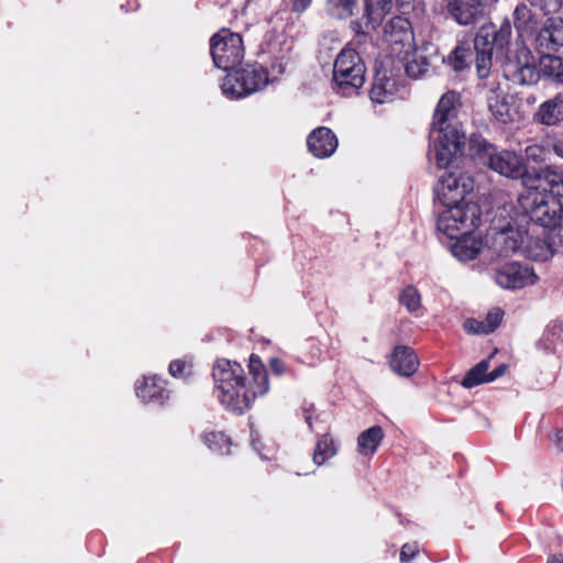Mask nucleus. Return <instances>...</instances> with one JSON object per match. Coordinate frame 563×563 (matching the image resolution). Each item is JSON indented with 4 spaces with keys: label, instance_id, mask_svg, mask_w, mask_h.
Instances as JSON below:
<instances>
[{
    "label": "nucleus",
    "instance_id": "f257e3e1",
    "mask_svg": "<svg viewBox=\"0 0 563 563\" xmlns=\"http://www.w3.org/2000/svg\"><path fill=\"white\" fill-rule=\"evenodd\" d=\"M249 367L251 379L246 382L239 363L221 358L213 365L214 395L228 411L241 415L251 408L257 396L268 391V376L261 358L251 355Z\"/></svg>",
    "mask_w": 563,
    "mask_h": 563
},
{
    "label": "nucleus",
    "instance_id": "f03ea898",
    "mask_svg": "<svg viewBox=\"0 0 563 563\" xmlns=\"http://www.w3.org/2000/svg\"><path fill=\"white\" fill-rule=\"evenodd\" d=\"M536 179L538 185L527 186L518 203L534 223L556 229L563 221V173L544 167L538 170Z\"/></svg>",
    "mask_w": 563,
    "mask_h": 563
},
{
    "label": "nucleus",
    "instance_id": "7ed1b4c3",
    "mask_svg": "<svg viewBox=\"0 0 563 563\" xmlns=\"http://www.w3.org/2000/svg\"><path fill=\"white\" fill-rule=\"evenodd\" d=\"M490 33V46L495 52L496 63L500 64L504 77L518 85H534L539 81L534 57L519 35L512 44L510 20L505 18L496 31L484 26Z\"/></svg>",
    "mask_w": 563,
    "mask_h": 563
},
{
    "label": "nucleus",
    "instance_id": "20e7f679",
    "mask_svg": "<svg viewBox=\"0 0 563 563\" xmlns=\"http://www.w3.org/2000/svg\"><path fill=\"white\" fill-rule=\"evenodd\" d=\"M471 150L494 172L511 179L522 178L527 166L521 155L514 151H498L493 144L481 137H471Z\"/></svg>",
    "mask_w": 563,
    "mask_h": 563
},
{
    "label": "nucleus",
    "instance_id": "39448f33",
    "mask_svg": "<svg viewBox=\"0 0 563 563\" xmlns=\"http://www.w3.org/2000/svg\"><path fill=\"white\" fill-rule=\"evenodd\" d=\"M365 65L353 48H343L333 65V85L338 93L353 96L365 82Z\"/></svg>",
    "mask_w": 563,
    "mask_h": 563
},
{
    "label": "nucleus",
    "instance_id": "423d86ee",
    "mask_svg": "<svg viewBox=\"0 0 563 563\" xmlns=\"http://www.w3.org/2000/svg\"><path fill=\"white\" fill-rule=\"evenodd\" d=\"M465 133L460 130L457 124H443L433 126L430 130L431 153L440 168H446L454 159L462 154L465 145Z\"/></svg>",
    "mask_w": 563,
    "mask_h": 563
},
{
    "label": "nucleus",
    "instance_id": "0eeeda50",
    "mask_svg": "<svg viewBox=\"0 0 563 563\" xmlns=\"http://www.w3.org/2000/svg\"><path fill=\"white\" fill-rule=\"evenodd\" d=\"M437 221L440 232L450 239L459 238L477 228L481 223V210L474 202L463 205L445 206Z\"/></svg>",
    "mask_w": 563,
    "mask_h": 563
},
{
    "label": "nucleus",
    "instance_id": "6e6552de",
    "mask_svg": "<svg viewBox=\"0 0 563 563\" xmlns=\"http://www.w3.org/2000/svg\"><path fill=\"white\" fill-rule=\"evenodd\" d=\"M268 84V75L261 65H246L229 73L221 85L223 95L241 98L263 89Z\"/></svg>",
    "mask_w": 563,
    "mask_h": 563
},
{
    "label": "nucleus",
    "instance_id": "1a4fd4ad",
    "mask_svg": "<svg viewBox=\"0 0 563 563\" xmlns=\"http://www.w3.org/2000/svg\"><path fill=\"white\" fill-rule=\"evenodd\" d=\"M210 53L214 65L225 71H233L244 58L242 37L227 29L211 37Z\"/></svg>",
    "mask_w": 563,
    "mask_h": 563
},
{
    "label": "nucleus",
    "instance_id": "9d476101",
    "mask_svg": "<svg viewBox=\"0 0 563 563\" xmlns=\"http://www.w3.org/2000/svg\"><path fill=\"white\" fill-rule=\"evenodd\" d=\"M474 188L473 178L462 172H445L435 186V195L443 206L463 205Z\"/></svg>",
    "mask_w": 563,
    "mask_h": 563
},
{
    "label": "nucleus",
    "instance_id": "9b49d317",
    "mask_svg": "<svg viewBox=\"0 0 563 563\" xmlns=\"http://www.w3.org/2000/svg\"><path fill=\"white\" fill-rule=\"evenodd\" d=\"M384 42L390 54L397 58H407L413 47V33L408 19L394 16L384 27Z\"/></svg>",
    "mask_w": 563,
    "mask_h": 563
},
{
    "label": "nucleus",
    "instance_id": "f8f14e48",
    "mask_svg": "<svg viewBox=\"0 0 563 563\" xmlns=\"http://www.w3.org/2000/svg\"><path fill=\"white\" fill-rule=\"evenodd\" d=\"M494 280L501 288L519 289L533 285L537 280V275L530 267L517 262H510L495 269Z\"/></svg>",
    "mask_w": 563,
    "mask_h": 563
},
{
    "label": "nucleus",
    "instance_id": "ddd939ff",
    "mask_svg": "<svg viewBox=\"0 0 563 563\" xmlns=\"http://www.w3.org/2000/svg\"><path fill=\"white\" fill-rule=\"evenodd\" d=\"M445 8L457 24L470 26L483 20L490 7L482 0H445Z\"/></svg>",
    "mask_w": 563,
    "mask_h": 563
},
{
    "label": "nucleus",
    "instance_id": "4468645a",
    "mask_svg": "<svg viewBox=\"0 0 563 563\" xmlns=\"http://www.w3.org/2000/svg\"><path fill=\"white\" fill-rule=\"evenodd\" d=\"M536 47L541 53L551 54L563 46V20L548 19L536 34Z\"/></svg>",
    "mask_w": 563,
    "mask_h": 563
},
{
    "label": "nucleus",
    "instance_id": "2eb2a0df",
    "mask_svg": "<svg viewBox=\"0 0 563 563\" xmlns=\"http://www.w3.org/2000/svg\"><path fill=\"white\" fill-rule=\"evenodd\" d=\"M476 51L475 66L479 79H487L493 71V47L490 46V33L486 27H481L474 38Z\"/></svg>",
    "mask_w": 563,
    "mask_h": 563
},
{
    "label": "nucleus",
    "instance_id": "dca6fc26",
    "mask_svg": "<svg viewBox=\"0 0 563 563\" xmlns=\"http://www.w3.org/2000/svg\"><path fill=\"white\" fill-rule=\"evenodd\" d=\"M522 244L523 231L518 228L507 227L495 233L492 250L498 257H507L521 252Z\"/></svg>",
    "mask_w": 563,
    "mask_h": 563
},
{
    "label": "nucleus",
    "instance_id": "f3484780",
    "mask_svg": "<svg viewBox=\"0 0 563 563\" xmlns=\"http://www.w3.org/2000/svg\"><path fill=\"white\" fill-rule=\"evenodd\" d=\"M307 145L313 156L325 158L336 150L338 140L329 128L319 126L308 135Z\"/></svg>",
    "mask_w": 563,
    "mask_h": 563
},
{
    "label": "nucleus",
    "instance_id": "a211bd4d",
    "mask_svg": "<svg viewBox=\"0 0 563 563\" xmlns=\"http://www.w3.org/2000/svg\"><path fill=\"white\" fill-rule=\"evenodd\" d=\"M135 390L143 402L163 404L169 398L164 380L156 375L144 377L142 383L136 384Z\"/></svg>",
    "mask_w": 563,
    "mask_h": 563
},
{
    "label": "nucleus",
    "instance_id": "6ab92c4d",
    "mask_svg": "<svg viewBox=\"0 0 563 563\" xmlns=\"http://www.w3.org/2000/svg\"><path fill=\"white\" fill-rule=\"evenodd\" d=\"M389 365L396 374L408 377L417 372L419 361L411 347L398 345L394 349Z\"/></svg>",
    "mask_w": 563,
    "mask_h": 563
},
{
    "label": "nucleus",
    "instance_id": "aec40b11",
    "mask_svg": "<svg viewBox=\"0 0 563 563\" xmlns=\"http://www.w3.org/2000/svg\"><path fill=\"white\" fill-rule=\"evenodd\" d=\"M521 253L532 261H547L554 255V246L551 244V239L547 240L539 236H533L527 231H523V244Z\"/></svg>",
    "mask_w": 563,
    "mask_h": 563
},
{
    "label": "nucleus",
    "instance_id": "412c9836",
    "mask_svg": "<svg viewBox=\"0 0 563 563\" xmlns=\"http://www.w3.org/2000/svg\"><path fill=\"white\" fill-rule=\"evenodd\" d=\"M460 104V96L454 91L444 93L435 108L432 124L433 126H442L443 124H456L454 122Z\"/></svg>",
    "mask_w": 563,
    "mask_h": 563
},
{
    "label": "nucleus",
    "instance_id": "4be33fe9",
    "mask_svg": "<svg viewBox=\"0 0 563 563\" xmlns=\"http://www.w3.org/2000/svg\"><path fill=\"white\" fill-rule=\"evenodd\" d=\"M512 20L514 26L521 38L525 35L533 34L539 29L538 16L525 2L516 5L512 12Z\"/></svg>",
    "mask_w": 563,
    "mask_h": 563
},
{
    "label": "nucleus",
    "instance_id": "5701e85b",
    "mask_svg": "<svg viewBox=\"0 0 563 563\" xmlns=\"http://www.w3.org/2000/svg\"><path fill=\"white\" fill-rule=\"evenodd\" d=\"M456 239V242L451 246V252L461 262L474 260L484 250V243L481 238L466 233Z\"/></svg>",
    "mask_w": 563,
    "mask_h": 563
},
{
    "label": "nucleus",
    "instance_id": "b1692460",
    "mask_svg": "<svg viewBox=\"0 0 563 563\" xmlns=\"http://www.w3.org/2000/svg\"><path fill=\"white\" fill-rule=\"evenodd\" d=\"M504 312L499 308L492 309L484 320L467 319L464 329L473 334H488L494 332L503 320Z\"/></svg>",
    "mask_w": 563,
    "mask_h": 563
},
{
    "label": "nucleus",
    "instance_id": "393cba45",
    "mask_svg": "<svg viewBox=\"0 0 563 563\" xmlns=\"http://www.w3.org/2000/svg\"><path fill=\"white\" fill-rule=\"evenodd\" d=\"M366 25L376 29L393 9V0H364Z\"/></svg>",
    "mask_w": 563,
    "mask_h": 563
},
{
    "label": "nucleus",
    "instance_id": "a878e982",
    "mask_svg": "<svg viewBox=\"0 0 563 563\" xmlns=\"http://www.w3.org/2000/svg\"><path fill=\"white\" fill-rule=\"evenodd\" d=\"M384 439V431L379 426H373L360 433L357 451L363 456H372Z\"/></svg>",
    "mask_w": 563,
    "mask_h": 563
},
{
    "label": "nucleus",
    "instance_id": "bb28decb",
    "mask_svg": "<svg viewBox=\"0 0 563 563\" xmlns=\"http://www.w3.org/2000/svg\"><path fill=\"white\" fill-rule=\"evenodd\" d=\"M563 96L558 95L553 99L543 102L537 112L538 120L545 125H554L561 119Z\"/></svg>",
    "mask_w": 563,
    "mask_h": 563
},
{
    "label": "nucleus",
    "instance_id": "cd10ccee",
    "mask_svg": "<svg viewBox=\"0 0 563 563\" xmlns=\"http://www.w3.org/2000/svg\"><path fill=\"white\" fill-rule=\"evenodd\" d=\"M538 73H542L545 77L552 78L554 81L563 84V58L553 54L541 55L539 60Z\"/></svg>",
    "mask_w": 563,
    "mask_h": 563
},
{
    "label": "nucleus",
    "instance_id": "c85d7f7f",
    "mask_svg": "<svg viewBox=\"0 0 563 563\" xmlns=\"http://www.w3.org/2000/svg\"><path fill=\"white\" fill-rule=\"evenodd\" d=\"M399 59L405 62V71L409 77L413 79H419L427 75V73L429 71L430 60L427 56L422 55L419 52L411 51L407 58Z\"/></svg>",
    "mask_w": 563,
    "mask_h": 563
},
{
    "label": "nucleus",
    "instance_id": "c756f323",
    "mask_svg": "<svg viewBox=\"0 0 563 563\" xmlns=\"http://www.w3.org/2000/svg\"><path fill=\"white\" fill-rule=\"evenodd\" d=\"M488 109L495 119L501 123H508L512 121V109L511 104L507 101L504 95L493 92V96L488 97Z\"/></svg>",
    "mask_w": 563,
    "mask_h": 563
},
{
    "label": "nucleus",
    "instance_id": "7c9ffc66",
    "mask_svg": "<svg viewBox=\"0 0 563 563\" xmlns=\"http://www.w3.org/2000/svg\"><path fill=\"white\" fill-rule=\"evenodd\" d=\"M395 81L391 78L376 77L369 90V98L377 103H385L393 99Z\"/></svg>",
    "mask_w": 563,
    "mask_h": 563
},
{
    "label": "nucleus",
    "instance_id": "2f4dec72",
    "mask_svg": "<svg viewBox=\"0 0 563 563\" xmlns=\"http://www.w3.org/2000/svg\"><path fill=\"white\" fill-rule=\"evenodd\" d=\"M338 452L335 442L328 434H324L316 444L313 452V462L317 466H321L327 460L333 457Z\"/></svg>",
    "mask_w": 563,
    "mask_h": 563
},
{
    "label": "nucleus",
    "instance_id": "473e14b6",
    "mask_svg": "<svg viewBox=\"0 0 563 563\" xmlns=\"http://www.w3.org/2000/svg\"><path fill=\"white\" fill-rule=\"evenodd\" d=\"M489 360H483L472 367L462 380V386L472 388L479 384L487 383Z\"/></svg>",
    "mask_w": 563,
    "mask_h": 563
},
{
    "label": "nucleus",
    "instance_id": "72a5a7b5",
    "mask_svg": "<svg viewBox=\"0 0 563 563\" xmlns=\"http://www.w3.org/2000/svg\"><path fill=\"white\" fill-rule=\"evenodd\" d=\"M358 0H328L327 11L336 19H346L354 14Z\"/></svg>",
    "mask_w": 563,
    "mask_h": 563
},
{
    "label": "nucleus",
    "instance_id": "f704fd0d",
    "mask_svg": "<svg viewBox=\"0 0 563 563\" xmlns=\"http://www.w3.org/2000/svg\"><path fill=\"white\" fill-rule=\"evenodd\" d=\"M399 302L412 313L421 308V296L415 286L409 285L400 292Z\"/></svg>",
    "mask_w": 563,
    "mask_h": 563
},
{
    "label": "nucleus",
    "instance_id": "c9c22d12",
    "mask_svg": "<svg viewBox=\"0 0 563 563\" xmlns=\"http://www.w3.org/2000/svg\"><path fill=\"white\" fill-rule=\"evenodd\" d=\"M471 48L467 45L460 44L449 56V63L455 71L463 70L468 66Z\"/></svg>",
    "mask_w": 563,
    "mask_h": 563
},
{
    "label": "nucleus",
    "instance_id": "e433bc0d",
    "mask_svg": "<svg viewBox=\"0 0 563 563\" xmlns=\"http://www.w3.org/2000/svg\"><path fill=\"white\" fill-rule=\"evenodd\" d=\"M168 372L173 377L185 378L191 373V363L187 360H175L170 362Z\"/></svg>",
    "mask_w": 563,
    "mask_h": 563
},
{
    "label": "nucleus",
    "instance_id": "4c0bfd02",
    "mask_svg": "<svg viewBox=\"0 0 563 563\" xmlns=\"http://www.w3.org/2000/svg\"><path fill=\"white\" fill-rule=\"evenodd\" d=\"M205 443L213 451L222 452L229 444V439L222 432H211L205 435Z\"/></svg>",
    "mask_w": 563,
    "mask_h": 563
},
{
    "label": "nucleus",
    "instance_id": "58836bf2",
    "mask_svg": "<svg viewBox=\"0 0 563 563\" xmlns=\"http://www.w3.org/2000/svg\"><path fill=\"white\" fill-rule=\"evenodd\" d=\"M531 7H537L544 12L550 14L556 12L560 8L558 0H527Z\"/></svg>",
    "mask_w": 563,
    "mask_h": 563
},
{
    "label": "nucleus",
    "instance_id": "ea45409f",
    "mask_svg": "<svg viewBox=\"0 0 563 563\" xmlns=\"http://www.w3.org/2000/svg\"><path fill=\"white\" fill-rule=\"evenodd\" d=\"M417 555H419L418 544L416 542L406 543L400 550V563H410Z\"/></svg>",
    "mask_w": 563,
    "mask_h": 563
},
{
    "label": "nucleus",
    "instance_id": "a19ab883",
    "mask_svg": "<svg viewBox=\"0 0 563 563\" xmlns=\"http://www.w3.org/2000/svg\"><path fill=\"white\" fill-rule=\"evenodd\" d=\"M551 244L554 246V254L562 253L563 254V229L560 228L559 231L550 236Z\"/></svg>",
    "mask_w": 563,
    "mask_h": 563
},
{
    "label": "nucleus",
    "instance_id": "79ce46f5",
    "mask_svg": "<svg viewBox=\"0 0 563 563\" xmlns=\"http://www.w3.org/2000/svg\"><path fill=\"white\" fill-rule=\"evenodd\" d=\"M506 371H507V366L505 364L497 366L494 371L488 373L487 383L496 380L497 378L503 376L506 373Z\"/></svg>",
    "mask_w": 563,
    "mask_h": 563
},
{
    "label": "nucleus",
    "instance_id": "37998d69",
    "mask_svg": "<svg viewBox=\"0 0 563 563\" xmlns=\"http://www.w3.org/2000/svg\"><path fill=\"white\" fill-rule=\"evenodd\" d=\"M312 0H294L292 9L296 12L305 11L311 3Z\"/></svg>",
    "mask_w": 563,
    "mask_h": 563
},
{
    "label": "nucleus",
    "instance_id": "c03bdc74",
    "mask_svg": "<svg viewBox=\"0 0 563 563\" xmlns=\"http://www.w3.org/2000/svg\"><path fill=\"white\" fill-rule=\"evenodd\" d=\"M271 368H272V371H273L275 374L280 375V374H283V373H284V371H285V365H284V363H283V362H280L279 360H277V358H273V360L271 361Z\"/></svg>",
    "mask_w": 563,
    "mask_h": 563
},
{
    "label": "nucleus",
    "instance_id": "a18cd8bd",
    "mask_svg": "<svg viewBox=\"0 0 563 563\" xmlns=\"http://www.w3.org/2000/svg\"><path fill=\"white\" fill-rule=\"evenodd\" d=\"M553 150L559 156L563 157V141H556L553 144Z\"/></svg>",
    "mask_w": 563,
    "mask_h": 563
},
{
    "label": "nucleus",
    "instance_id": "49530a36",
    "mask_svg": "<svg viewBox=\"0 0 563 563\" xmlns=\"http://www.w3.org/2000/svg\"><path fill=\"white\" fill-rule=\"evenodd\" d=\"M547 563H563V554H555L549 558Z\"/></svg>",
    "mask_w": 563,
    "mask_h": 563
},
{
    "label": "nucleus",
    "instance_id": "de8ad7c7",
    "mask_svg": "<svg viewBox=\"0 0 563 563\" xmlns=\"http://www.w3.org/2000/svg\"><path fill=\"white\" fill-rule=\"evenodd\" d=\"M306 422H307L309 429L312 431V417L310 415L306 416Z\"/></svg>",
    "mask_w": 563,
    "mask_h": 563
}]
</instances>
